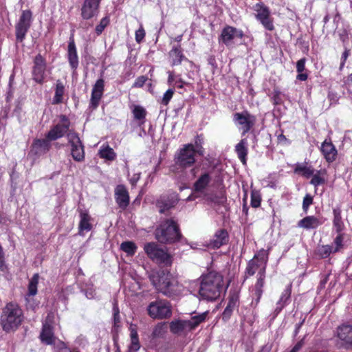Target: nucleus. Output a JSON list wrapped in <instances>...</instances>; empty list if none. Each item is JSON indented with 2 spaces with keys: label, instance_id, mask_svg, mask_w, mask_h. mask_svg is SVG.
<instances>
[{
  "label": "nucleus",
  "instance_id": "nucleus-1",
  "mask_svg": "<svg viewBox=\"0 0 352 352\" xmlns=\"http://www.w3.org/2000/svg\"><path fill=\"white\" fill-rule=\"evenodd\" d=\"M223 287V276L216 272H210L202 277L199 294L207 300H214L219 296Z\"/></svg>",
  "mask_w": 352,
  "mask_h": 352
},
{
  "label": "nucleus",
  "instance_id": "nucleus-2",
  "mask_svg": "<svg viewBox=\"0 0 352 352\" xmlns=\"http://www.w3.org/2000/svg\"><path fill=\"white\" fill-rule=\"evenodd\" d=\"M151 280L155 288L168 297L179 296L184 289L177 278L170 272H162L157 276L153 275Z\"/></svg>",
  "mask_w": 352,
  "mask_h": 352
},
{
  "label": "nucleus",
  "instance_id": "nucleus-3",
  "mask_svg": "<svg viewBox=\"0 0 352 352\" xmlns=\"http://www.w3.org/2000/svg\"><path fill=\"white\" fill-rule=\"evenodd\" d=\"M23 320V311L18 305L10 302L3 309L0 324L4 331H14Z\"/></svg>",
  "mask_w": 352,
  "mask_h": 352
},
{
  "label": "nucleus",
  "instance_id": "nucleus-4",
  "mask_svg": "<svg viewBox=\"0 0 352 352\" xmlns=\"http://www.w3.org/2000/svg\"><path fill=\"white\" fill-rule=\"evenodd\" d=\"M208 314V311H205L192 316L189 320L172 321L170 324V331L175 334L189 332L197 328L201 323L204 322L206 320Z\"/></svg>",
  "mask_w": 352,
  "mask_h": 352
},
{
  "label": "nucleus",
  "instance_id": "nucleus-5",
  "mask_svg": "<svg viewBox=\"0 0 352 352\" xmlns=\"http://www.w3.org/2000/svg\"><path fill=\"white\" fill-rule=\"evenodd\" d=\"M155 236L161 243H173L180 238L181 234L176 223L170 219L160 226L155 231Z\"/></svg>",
  "mask_w": 352,
  "mask_h": 352
},
{
  "label": "nucleus",
  "instance_id": "nucleus-6",
  "mask_svg": "<svg viewBox=\"0 0 352 352\" xmlns=\"http://www.w3.org/2000/svg\"><path fill=\"white\" fill-rule=\"evenodd\" d=\"M148 315L153 319H166L172 316V306L165 299H156L151 302L147 307Z\"/></svg>",
  "mask_w": 352,
  "mask_h": 352
},
{
  "label": "nucleus",
  "instance_id": "nucleus-7",
  "mask_svg": "<svg viewBox=\"0 0 352 352\" xmlns=\"http://www.w3.org/2000/svg\"><path fill=\"white\" fill-rule=\"evenodd\" d=\"M196 155L197 152L195 151L194 144H184L175 153V164L182 168L190 167L196 162Z\"/></svg>",
  "mask_w": 352,
  "mask_h": 352
},
{
  "label": "nucleus",
  "instance_id": "nucleus-8",
  "mask_svg": "<svg viewBox=\"0 0 352 352\" xmlns=\"http://www.w3.org/2000/svg\"><path fill=\"white\" fill-rule=\"evenodd\" d=\"M269 252L265 249L258 251L251 259L246 267L245 274L248 276H252L258 271L261 272L263 263H265V272H266L267 263L268 261Z\"/></svg>",
  "mask_w": 352,
  "mask_h": 352
},
{
  "label": "nucleus",
  "instance_id": "nucleus-9",
  "mask_svg": "<svg viewBox=\"0 0 352 352\" xmlns=\"http://www.w3.org/2000/svg\"><path fill=\"white\" fill-rule=\"evenodd\" d=\"M144 250L148 257L157 263L166 265L172 263L170 256L164 250L160 248L155 243L145 244Z\"/></svg>",
  "mask_w": 352,
  "mask_h": 352
},
{
  "label": "nucleus",
  "instance_id": "nucleus-10",
  "mask_svg": "<svg viewBox=\"0 0 352 352\" xmlns=\"http://www.w3.org/2000/svg\"><path fill=\"white\" fill-rule=\"evenodd\" d=\"M255 18L267 30L272 31L274 30V20L271 17V12L267 6L263 3H256L253 6Z\"/></svg>",
  "mask_w": 352,
  "mask_h": 352
},
{
  "label": "nucleus",
  "instance_id": "nucleus-11",
  "mask_svg": "<svg viewBox=\"0 0 352 352\" xmlns=\"http://www.w3.org/2000/svg\"><path fill=\"white\" fill-rule=\"evenodd\" d=\"M60 122L50 129L45 138L51 141L56 140L63 137L69 131L70 121L65 115L60 116Z\"/></svg>",
  "mask_w": 352,
  "mask_h": 352
},
{
  "label": "nucleus",
  "instance_id": "nucleus-12",
  "mask_svg": "<svg viewBox=\"0 0 352 352\" xmlns=\"http://www.w3.org/2000/svg\"><path fill=\"white\" fill-rule=\"evenodd\" d=\"M68 142L71 146V155L73 159L78 162L85 160L84 146L79 137L76 133L68 134Z\"/></svg>",
  "mask_w": 352,
  "mask_h": 352
},
{
  "label": "nucleus",
  "instance_id": "nucleus-13",
  "mask_svg": "<svg viewBox=\"0 0 352 352\" xmlns=\"http://www.w3.org/2000/svg\"><path fill=\"white\" fill-rule=\"evenodd\" d=\"M32 12L30 10H24L20 16L16 25V37L19 41H23L25 34L30 27Z\"/></svg>",
  "mask_w": 352,
  "mask_h": 352
},
{
  "label": "nucleus",
  "instance_id": "nucleus-14",
  "mask_svg": "<svg viewBox=\"0 0 352 352\" xmlns=\"http://www.w3.org/2000/svg\"><path fill=\"white\" fill-rule=\"evenodd\" d=\"M233 120L236 124L241 126L243 135L248 133L255 123V117L250 114L248 111L236 113L234 114Z\"/></svg>",
  "mask_w": 352,
  "mask_h": 352
},
{
  "label": "nucleus",
  "instance_id": "nucleus-15",
  "mask_svg": "<svg viewBox=\"0 0 352 352\" xmlns=\"http://www.w3.org/2000/svg\"><path fill=\"white\" fill-rule=\"evenodd\" d=\"M104 91V80L99 78L93 85L91 98L89 101V107L96 109L100 104Z\"/></svg>",
  "mask_w": 352,
  "mask_h": 352
},
{
  "label": "nucleus",
  "instance_id": "nucleus-16",
  "mask_svg": "<svg viewBox=\"0 0 352 352\" xmlns=\"http://www.w3.org/2000/svg\"><path fill=\"white\" fill-rule=\"evenodd\" d=\"M101 0H85L81 8V16L88 20L98 15Z\"/></svg>",
  "mask_w": 352,
  "mask_h": 352
},
{
  "label": "nucleus",
  "instance_id": "nucleus-17",
  "mask_svg": "<svg viewBox=\"0 0 352 352\" xmlns=\"http://www.w3.org/2000/svg\"><path fill=\"white\" fill-rule=\"evenodd\" d=\"M34 66L32 70L33 79L38 83H43L45 78L46 64L45 59L41 54H38L34 58Z\"/></svg>",
  "mask_w": 352,
  "mask_h": 352
},
{
  "label": "nucleus",
  "instance_id": "nucleus-18",
  "mask_svg": "<svg viewBox=\"0 0 352 352\" xmlns=\"http://www.w3.org/2000/svg\"><path fill=\"white\" fill-rule=\"evenodd\" d=\"M211 182V176L208 173H202L197 180L195 182L193 186L194 193L191 194L186 199L187 201H192L195 199L197 196L195 195L196 193H203L205 189L207 188L210 182Z\"/></svg>",
  "mask_w": 352,
  "mask_h": 352
},
{
  "label": "nucleus",
  "instance_id": "nucleus-19",
  "mask_svg": "<svg viewBox=\"0 0 352 352\" xmlns=\"http://www.w3.org/2000/svg\"><path fill=\"white\" fill-rule=\"evenodd\" d=\"M243 36L242 30L227 25L222 30L220 37L225 45H230L234 38H242Z\"/></svg>",
  "mask_w": 352,
  "mask_h": 352
},
{
  "label": "nucleus",
  "instance_id": "nucleus-20",
  "mask_svg": "<svg viewBox=\"0 0 352 352\" xmlns=\"http://www.w3.org/2000/svg\"><path fill=\"white\" fill-rule=\"evenodd\" d=\"M320 151L325 160L331 163L333 162L338 156V151L331 140L326 139L321 144Z\"/></svg>",
  "mask_w": 352,
  "mask_h": 352
},
{
  "label": "nucleus",
  "instance_id": "nucleus-21",
  "mask_svg": "<svg viewBox=\"0 0 352 352\" xmlns=\"http://www.w3.org/2000/svg\"><path fill=\"white\" fill-rule=\"evenodd\" d=\"M263 265H265V263H263ZM265 277L266 272H265V266H263L261 272H258L257 274L256 282L253 288V295L256 305L260 302L263 295Z\"/></svg>",
  "mask_w": 352,
  "mask_h": 352
},
{
  "label": "nucleus",
  "instance_id": "nucleus-22",
  "mask_svg": "<svg viewBox=\"0 0 352 352\" xmlns=\"http://www.w3.org/2000/svg\"><path fill=\"white\" fill-rule=\"evenodd\" d=\"M326 221V219L318 216H307L300 220L298 223V226L306 230L316 229L322 225Z\"/></svg>",
  "mask_w": 352,
  "mask_h": 352
},
{
  "label": "nucleus",
  "instance_id": "nucleus-23",
  "mask_svg": "<svg viewBox=\"0 0 352 352\" xmlns=\"http://www.w3.org/2000/svg\"><path fill=\"white\" fill-rule=\"evenodd\" d=\"M67 60L72 69L73 71H76L79 65V60L77 54L76 46L73 36L69 37V41L67 47Z\"/></svg>",
  "mask_w": 352,
  "mask_h": 352
},
{
  "label": "nucleus",
  "instance_id": "nucleus-24",
  "mask_svg": "<svg viewBox=\"0 0 352 352\" xmlns=\"http://www.w3.org/2000/svg\"><path fill=\"white\" fill-rule=\"evenodd\" d=\"M116 201L120 208L125 209L129 204V192L124 185H118L115 189Z\"/></svg>",
  "mask_w": 352,
  "mask_h": 352
},
{
  "label": "nucleus",
  "instance_id": "nucleus-25",
  "mask_svg": "<svg viewBox=\"0 0 352 352\" xmlns=\"http://www.w3.org/2000/svg\"><path fill=\"white\" fill-rule=\"evenodd\" d=\"M50 315L47 316L46 320L43 323V328L40 334V338L43 342L46 344H53L55 341V337L52 331V327L48 323Z\"/></svg>",
  "mask_w": 352,
  "mask_h": 352
},
{
  "label": "nucleus",
  "instance_id": "nucleus-26",
  "mask_svg": "<svg viewBox=\"0 0 352 352\" xmlns=\"http://www.w3.org/2000/svg\"><path fill=\"white\" fill-rule=\"evenodd\" d=\"M168 56L172 66L179 65L183 60L187 59L183 54L180 45L173 46L168 52Z\"/></svg>",
  "mask_w": 352,
  "mask_h": 352
},
{
  "label": "nucleus",
  "instance_id": "nucleus-27",
  "mask_svg": "<svg viewBox=\"0 0 352 352\" xmlns=\"http://www.w3.org/2000/svg\"><path fill=\"white\" fill-rule=\"evenodd\" d=\"M337 336L345 344L352 346V325L343 324L339 327Z\"/></svg>",
  "mask_w": 352,
  "mask_h": 352
},
{
  "label": "nucleus",
  "instance_id": "nucleus-28",
  "mask_svg": "<svg viewBox=\"0 0 352 352\" xmlns=\"http://www.w3.org/2000/svg\"><path fill=\"white\" fill-rule=\"evenodd\" d=\"M91 218L89 214L85 211L80 213V222L78 225L79 234L84 235L85 232L90 231L92 228L91 223Z\"/></svg>",
  "mask_w": 352,
  "mask_h": 352
},
{
  "label": "nucleus",
  "instance_id": "nucleus-29",
  "mask_svg": "<svg viewBox=\"0 0 352 352\" xmlns=\"http://www.w3.org/2000/svg\"><path fill=\"white\" fill-rule=\"evenodd\" d=\"M228 237V232L225 230H219L215 233L209 245L212 248H219L226 243Z\"/></svg>",
  "mask_w": 352,
  "mask_h": 352
},
{
  "label": "nucleus",
  "instance_id": "nucleus-30",
  "mask_svg": "<svg viewBox=\"0 0 352 352\" xmlns=\"http://www.w3.org/2000/svg\"><path fill=\"white\" fill-rule=\"evenodd\" d=\"M235 151L243 164H246L248 155V142L246 139H242L236 146Z\"/></svg>",
  "mask_w": 352,
  "mask_h": 352
},
{
  "label": "nucleus",
  "instance_id": "nucleus-31",
  "mask_svg": "<svg viewBox=\"0 0 352 352\" xmlns=\"http://www.w3.org/2000/svg\"><path fill=\"white\" fill-rule=\"evenodd\" d=\"M292 293V287L288 285L286 289L282 292L279 300L277 302V306L275 311L278 314L286 306L290 298Z\"/></svg>",
  "mask_w": 352,
  "mask_h": 352
},
{
  "label": "nucleus",
  "instance_id": "nucleus-32",
  "mask_svg": "<svg viewBox=\"0 0 352 352\" xmlns=\"http://www.w3.org/2000/svg\"><path fill=\"white\" fill-rule=\"evenodd\" d=\"M131 344L129 347L131 351L137 352L140 348V343L139 341L138 334L135 325L131 324L129 328Z\"/></svg>",
  "mask_w": 352,
  "mask_h": 352
},
{
  "label": "nucleus",
  "instance_id": "nucleus-33",
  "mask_svg": "<svg viewBox=\"0 0 352 352\" xmlns=\"http://www.w3.org/2000/svg\"><path fill=\"white\" fill-rule=\"evenodd\" d=\"M39 280L38 274H34L30 278L28 285V293L26 294L25 300L29 302V298L34 296L37 294V287Z\"/></svg>",
  "mask_w": 352,
  "mask_h": 352
},
{
  "label": "nucleus",
  "instance_id": "nucleus-34",
  "mask_svg": "<svg viewBox=\"0 0 352 352\" xmlns=\"http://www.w3.org/2000/svg\"><path fill=\"white\" fill-rule=\"evenodd\" d=\"M131 109L134 119L140 121L141 124H144L147 114L145 108L140 105L133 104Z\"/></svg>",
  "mask_w": 352,
  "mask_h": 352
},
{
  "label": "nucleus",
  "instance_id": "nucleus-35",
  "mask_svg": "<svg viewBox=\"0 0 352 352\" xmlns=\"http://www.w3.org/2000/svg\"><path fill=\"white\" fill-rule=\"evenodd\" d=\"M333 227L336 229V231L338 233H340L344 230V223L342 220L341 210L340 208H334L333 210Z\"/></svg>",
  "mask_w": 352,
  "mask_h": 352
},
{
  "label": "nucleus",
  "instance_id": "nucleus-36",
  "mask_svg": "<svg viewBox=\"0 0 352 352\" xmlns=\"http://www.w3.org/2000/svg\"><path fill=\"white\" fill-rule=\"evenodd\" d=\"M237 301L238 298L236 296H232L229 299L228 303L222 314V318L223 320H228L230 318L234 307L236 305Z\"/></svg>",
  "mask_w": 352,
  "mask_h": 352
},
{
  "label": "nucleus",
  "instance_id": "nucleus-37",
  "mask_svg": "<svg viewBox=\"0 0 352 352\" xmlns=\"http://www.w3.org/2000/svg\"><path fill=\"white\" fill-rule=\"evenodd\" d=\"M99 155L101 158L112 161L115 160L116 154L109 145H102L99 150Z\"/></svg>",
  "mask_w": 352,
  "mask_h": 352
},
{
  "label": "nucleus",
  "instance_id": "nucleus-38",
  "mask_svg": "<svg viewBox=\"0 0 352 352\" xmlns=\"http://www.w3.org/2000/svg\"><path fill=\"white\" fill-rule=\"evenodd\" d=\"M295 173H301L302 176L309 178L314 173L312 166H308L302 164H296L294 168Z\"/></svg>",
  "mask_w": 352,
  "mask_h": 352
},
{
  "label": "nucleus",
  "instance_id": "nucleus-39",
  "mask_svg": "<svg viewBox=\"0 0 352 352\" xmlns=\"http://www.w3.org/2000/svg\"><path fill=\"white\" fill-rule=\"evenodd\" d=\"M50 142L51 140L47 138L45 139H38L34 141V146L38 150V152L46 153L51 148Z\"/></svg>",
  "mask_w": 352,
  "mask_h": 352
},
{
  "label": "nucleus",
  "instance_id": "nucleus-40",
  "mask_svg": "<svg viewBox=\"0 0 352 352\" xmlns=\"http://www.w3.org/2000/svg\"><path fill=\"white\" fill-rule=\"evenodd\" d=\"M65 87L60 80H57L56 85L55 94L53 98V104H59L62 102Z\"/></svg>",
  "mask_w": 352,
  "mask_h": 352
},
{
  "label": "nucleus",
  "instance_id": "nucleus-41",
  "mask_svg": "<svg viewBox=\"0 0 352 352\" xmlns=\"http://www.w3.org/2000/svg\"><path fill=\"white\" fill-rule=\"evenodd\" d=\"M137 248V245L132 241H124L120 245V249L126 252L128 256H133Z\"/></svg>",
  "mask_w": 352,
  "mask_h": 352
},
{
  "label": "nucleus",
  "instance_id": "nucleus-42",
  "mask_svg": "<svg viewBox=\"0 0 352 352\" xmlns=\"http://www.w3.org/2000/svg\"><path fill=\"white\" fill-rule=\"evenodd\" d=\"M166 329L165 322L157 323L153 329L152 336L155 338H162L166 333Z\"/></svg>",
  "mask_w": 352,
  "mask_h": 352
},
{
  "label": "nucleus",
  "instance_id": "nucleus-43",
  "mask_svg": "<svg viewBox=\"0 0 352 352\" xmlns=\"http://www.w3.org/2000/svg\"><path fill=\"white\" fill-rule=\"evenodd\" d=\"M331 253H335L333 247L329 245H323L318 246L317 248V254L322 258H327Z\"/></svg>",
  "mask_w": 352,
  "mask_h": 352
},
{
  "label": "nucleus",
  "instance_id": "nucleus-44",
  "mask_svg": "<svg viewBox=\"0 0 352 352\" xmlns=\"http://www.w3.org/2000/svg\"><path fill=\"white\" fill-rule=\"evenodd\" d=\"M343 241H344V234L341 232L338 233L337 236L335 238L333 241V243L335 247H333V252H339L343 247Z\"/></svg>",
  "mask_w": 352,
  "mask_h": 352
},
{
  "label": "nucleus",
  "instance_id": "nucleus-45",
  "mask_svg": "<svg viewBox=\"0 0 352 352\" xmlns=\"http://www.w3.org/2000/svg\"><path fill=\"white\" fill-rule=\"evenodd\" d=\"M203 142H204L201 135H197L195 138L194 146L195 148V151L197 152V155L200 156H204V148L202 146Z\"/></svg>",
  "mask_w": 352,
  "mask_h": 352
},
{
  "label": "nucleus",
  "instance_id": "nucleus-46",
  "mask_svg": "<svg viewBox=\"0 0 352 352\" xmlns=\"http://www.w3.org/2000/svg\"><path fill=\"white\" fill-rule=\"evenodd\" d=\"M109 23V19L108 17H104L100 20L99 25L96 27V32L98 35H100L103 32Z\"/></svg>",
  "mask_w": 352,
  "mask_h": 352
},
{
  "label": "nucleus",
  "instance_id": "nucleus-47",
  "mask_svg": "<svg viewBox=\"0 0 352 352\" xmlns=\"http://www.w3.org/2000/svg\"><path fill=\"white\" fill-rule=\"evenodd\" d=\"M173 89H168L163 95V97L161 100V103L164 105H167L170 100L172 99L174 94Z\"/></svg>",
  "mask_w": 352,
  "mask_h": 352
},
{
  "label": "nucleus",
  "instance_id": "nucleus-48",
  "mask_svg": "<svg viewBox=\"0 0 352 352\" xmlns=\"http://www.w3.org/2000/svg\"><path fill=\"white\" fill-rule=\"evenodd\" d=\"M261 197L256 192H252L251 193V206L253 208H258L261 205Z\"/></svg>",
  "mask_w": 352,
  "mask_h": 352
},
{
  "label": "nucleus",
  "instance_id": "nucleus-49",
  "mask_svg": "<svg viewBox=\"0 0 352 352\" xmlns=\"http://www.w3.org/2000/svg\"><path fill=\"white\" fill-rule=\"evenodd\" d=\"M313 204V197L307 194L303 198L302 201V210L307 213L309 206Z\"/></svg>",
  "mask_w": 352,
  "mask_h": 352
},
{
  "label": "nucleus",
  "instance_id": "nucleus-50",
  "mask_svg": "<svg viewBox=\"0 0 352 352\" xmlns=\"http://www.w3.org/2000/svg\"><path fill=\"white\" fill-rule=\"evenodd\" d=\"M146 35L145 30L141 24L139 29L135 31V41L138 43H140L143 39L144 38Z\"/></svg>",
  "mask_w": 352,
  "mask_h": 352
},
{
  "label": "nucleus",
  "instance_id": "nucleus-51",
  "mask_svg": "<svg viewBox=\"0 0 352 352\" xmlns=\"http://www.w3.org/2000/svg\"><path fill=\"white\" fill-rule=\"evenodd\" d=\"M113 311L114 324L118 325L120 322V311H119L118 305V303L116 301H115L113 302Z\"/></svg>",
  "mask_w": 352,
  "mask_h": 352
},
{
  "label": "nucleus",
  "instance_id": "nucleus-52",
  "mask_svg": "<svg viewBox=\"0 0 352 352\" xmlns=\"http://www.w3.org/2000/svg\"><path fill=\"white\" fill-rule=\"evenodd\" d=\"M324 183V179L321 177L318 174H314L312 175V179L310 181V184L317 187Z\"/></svg>",
  "mask_w": 352,
  "mask_h": 352
},
{
  "label": "nucleus",
  "instance_id": "nucleus-53",
  "mask_svg": "<svg viewBox=\"0 0 352 352\" xmlns=\"http://www.w3.org/2000/svg\"><path fill=\"white\" fill-rule=\"evenodd\" d=\"M147 80L148 78L145 76H141L138 77L133 85V87H142L147 81Z\"/></svg>",
  "mask_w": 352,
  "mask_h": 352
},
{
  "label": "nucleus",
  "instance_id": "nucleus-54",
  "mask_svg": "<svg viewBox=\"0 0 352 352\" xmlns=\"http://www.w3.org/2000/svg\"><path fill=\"white\" fill-rule=\"evenodd\" d=\"M306 59L305 58L298 60L296 63V71L301 73L305 69Z\"/></svg>",
  "mask_w": 352,
  "mask_h": 352
},
{
  "label": "nucleus",
  "instance_id": "nucleus-55",
  "mask_svg": "<svg viewBox=\"0 0 352 352\" xmlns=\"http://www.w3.org/2000/svg\"><path fill=\"white\" fill-rule=\"evenodd\" d=\"M349 54H350L349 50L347 49H346L344 50V52L342 53V57H341L340 69H342L344 66L345 62H346L347 58L349 57Z\"/></svg>",
  "mask_w": 352,
  "mask_h": 352
},
{
  "label": "nucleus",
  "instance_id": "nucleus-56",
  "mask_svg": "<svg viewBox=\"0 0 352 352\" xmlns=\"http://www.w3.org/2000/svg\"><path fill=\"white\" fill-rule=\"evenodd\" d=\"M140 178V173L134 174L129 179L132 186H135Z\"/></svg>",
  "mask_w": 352,
  "mask_h": 352
},
{
  "label": "nucleus",
  "instance_id": "nucleus-57",
  "mask_svg": "<svg viewBox=\"0 0 352 352\" xmlns=\"http://www.w3.org/2000/svg\"><path fill=\"white\" fill-rule=\"evenodd\" d=\"M184 85V82L180 77L177 78L173 84V85L176 86L177 87L179 88V89L183 88Z\"/></svg>",
  "mask_w": 352,
  "mask_h": 352
},
{
  "label": "nucleus",
  "instance_id": "nucleus-58",
  "mask_svg": "<svg viewBox=\"0 0 352 352\" xmlns=\"http://www.w3.org/2000/svg\"><path fill=\"white\" fill-rule=\"evenodd\" d=\"M168 83L169 85H173L175 81V80H176L175 78L174 74H173V72H168Z\"/></svg>",
  "mask_w": 352,
  "mask_h": 352
},
{
  "label": "nucleus",
  "instance_id": "nucleus-59",
  "mask_svg": "<svg viewBox=\"0 0 352 352\" xmlns=\"http://www.w3.org/2000/svg\"><path fill=\"white\" fill-rule=\"evenodd\" d=\"M308 78V75L305 73H298V74L296 76V79L300 80V81H305Z\"/></svg>",
  "mask_w": 352,
  "mask_h": 352
},
{
  "label": "nucleus",
  "instance_id": "nucleus-60",
  "mask_svg": "<svg viewBox=\"0 0 352 352\" xmlns=\"http://www.w3.org/2000/svg\"><path fill=\"white\" fill-rule=\"evenodd\" d=\"M328 98L331 100V101H333L334 102H336L338 101V96H337V94L336 93H333V92H329L328 94Z\"/></svg>",
  "mask_w": 352,
  "mask_h": 352
},
{
  "label": "nucleus",
  "instance_id": "nucleus-61",
  "mask_svg": "<svg viewBox=\"0 0 352 352\" xmlns=\"http://www.w3.org/2000/svg\"><path fill=\"white\" fill-rule=\"evenodd\" d=\"M157 206L160 208V212L161 213L164 212V210L166 209H168V208H170L172 205L171 204H166L165 206L162 208L161 206H160V201H157Z\"/></svg>",
  "mask_w": 352,
  "mask_h": 352
},
{
  "label": "nucleus",
  "instance_id": "nucleus-62",
  "mask_svg": "<svg viewBox=\"0 0 352 352\" xmlns=\"http://www.w3.org/2000/svg\"><path fill=\"white\" fill-rule=\"evenodd\" d=\"M301 345L300 344H297L294 346V348L290 351V352H298L299 349H300Z\"/></svg>",
  "mask_w": 352,
  "mask_h": 352
},
{
  "label": "nucleus",
  "instance_id": "nucleus-63",
  "mask_svg": "<svg viewBox=\"0 0 352 352\" xmlns=\"http://www.w3.org/2000/svg\"><path fill=\"white\" fill-rule=\"evenodd\" d=\"M175 41L179 43L182 40V35H179L174 38Z\"/></svg>",
  "mask_w": 352,
  "mask_h": 352
},
{
  "label": "nucleus",
  "instance_id": "nucleus-64",
  "mask_svg": "<svg viewBox=\"0 0 352 352\" xmlns=\"http://www.w3.org/2000/svg\"><path fill=\"white\" fill-rule=\"evenodd\" d=\"M329 20V17L328 15H326L324 19H323V21L324 23H327Z\"/></svg>",
  "mask_w": 352,
  "mask_h": 352
}]
</instances>
